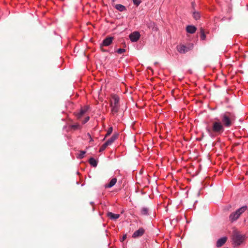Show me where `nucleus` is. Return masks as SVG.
<instances>
[{
    "instance_id": "c756f323",
    "label": "nucleus",
    "mask_w": 248,
    "mask_h": 248,
    "mask_svg": "<svg viewBox=\"0 0 248 248\" xmlns=\"http://www.w3.org/2000/svg\"><path fill=\"white\" fill-rule=\"evenodd\" d=\"M126 237H126V234L123 235V237H122V238L121 239V241H124L125 239H126Z\"/></svg>"
},
{
    "instance_id": "a878e982",
    "label": "nucleus",
    "mask_w": 248,
    "mask_h": 248,
    "mask_svg": "<svg viewBox=\"0 0 248 248\" xmlns=\"http://www.w3.org/2000/svg\"><path fill=\"white\" fill-rule=\"evenodd\" d=\"M126 51L125 49L124 48H119L117 50V52L119 54H122L124 53Z\"/></svg>"
},
{
    "instance_id": "b1692460",
    "label": "nucleus",
    "mask_w": 248,
    "mask_h": 248,
    "mask_svg": "<svg viewBox=\"0 0 248 248\" xmlns=\"http://www.w3.org/2000/svg\"><path fill=\"white\" fill-rule=\"evenodd\" d=\"M86 153L85 151H81L80 152V154L78 155V158L81 159L84 157V155Z\"/></svg>"
},
{
    "instance_id": "20e7f679",
    "label": "nucleus",
    "mask_w": 248,
    "mask_h": 248,
    "mask_svg": "<svg viewBox=\"0 0 248 248\" xmlns=\"http://www.w3.org/2000/svg\"><path fill=\"white\" fill-rule=\"evenodd\" d=\"M113 40V37L111 36L107 37L103 41L102 43L100 45V47L103 46H109Z\"/></svg>"
},
{
    "instance_id": "6ab92c4d",
    "label": "nucleus",
    "mask_w": 248,
    "mask_h": 248,
    "mask_svg": "<svg viewBox=\"0 0 248 248\" xmlns=\"http://www.w3.org/2000/svg\"><path fill=\"white\" fill-rule=\"evenodd\" d=\"M197 28L195 26L193 25H188L186 27V31H196Z\"/></svg>"
},
{
    "instance_id": "c85d7f7f",
    "label": "nucleus",
    "mask_w": 248,
    "mask_h": 248,
    "mask_svg": "<svg viewBox=\"0 0 248 248\" xmlns=\"http://www.w3.org/2000/svg\"><path fill=\"white\" fill-rule=\"evenodd\" d=\"M89 119H90L89 117H87L85 119V120L82 122V123L83 124H85L86 123H87L89 120Z\"/></svg>"
},
{
    "instance_id": "9d476101",
    "label": "nucleus",
    "mask_w": 248,
    "mask_h": 248,
    "mask_svg": "<svg viewBox=\"0 0 248 248\" xmlns=\"http://www.w3.org/2000/svg\"><path fill=\"white\" fill-rule=\"evenodd\" d=\"M227 237H223L220 239H219L216 243V246L217 248H219L222 247L227 241Z\"/></svg>"
},
{
    "instance_id": "f704fd0d",
    "label": "nucleus",
    "mask_w": 248,
    "mask_h": 248,
    "mask_svg": "<svg viewBox=\"0 0 248 248\" xmlns=\"http://www.w3.org/2000/svg\"><path fill=\"white\" fill-rule=\"evenodd\" d=\"M115 0H112V1H113V2H114V1H115Z\"/></svg>"
},
{
    "instance_id": "bb28decb",
    "label": "nucleus",
    "mask_w": 248,
    "mask_h": 248,
    "mask_svg": "<svg viewBox=\"0 0 248 248\" xmlns=\"http://www.w3.org/2000/svg\"><path fill=\"white\" fill-rule=\"evenodd\" d=\"M71 128L74 130L79 128L80 126L78 124H73L71 126Z\"/></svg>"
},
{
    "instance_id": "39448f33",
    "label": "nucleus",
    "mask_w": 248,
    "mask_h": 248,
    "mask_svg": "<svg viewBox=\"0 0 248 248\" xmlns=\"http://www.w3.org/2000/svg\"><path fill=\"white\" fill-rule=\"evenodd\" d=\"M140 32H133L129 37L132 42H137L140 37Z\"/></svg>"
},
{
    "instance_id": "423d86ee",
    "label": "nucleus",
    "mask_w": 248,
    "mask_h": 248,
    "mask_svg": "<svg viewBox=\"0 0 248 248\" xmlns=\"http://www.w3.org/2000/svg\"><path fill=\"white\" fill-rule=\"evenodd\" d=\"M110 106L111 108V113L113 115L116 114L119 110V104H113L112 101L110 102Z\"/></svg>"
},
{
    "instance_id": "cd10ccee",
    "label": "nucleus",
    "mask_w": 248,
    "mask_h": 248,
    "mask_svg": "<svg viewBox=\"0 0 248 248\" xmlns=\"http://www.w3.org/2000/svg\"><path fill=\"white\" fill-rule=\"evenodd\" d=\"M134 4L137 6L140 5L141 3V0H132Z\"/></svg>"
},
{
    "instance_id": "aec40b11",
    "label": "nucleus",
    "mask_w": 248,
    "mask_h": 248,
    "mask_svg": "<svg viewBox=\"0 0 248 248\" xmlns=\"http://www.w3.org/2000/svg\"><path fill=\"white\" fill-rule=\"evenodd\" d=\"M90 164L94 167H95L97 165V161L93 157H91L89 159Z\"/></svg>"
},
{
    "instance_id": "f8f14e48",
    "label": "nucleus",
    "mask_w": 248,
    "mask_h": 248,
    "mask_svg": "<svg viewBox=\"0 0 248 248\" xmlns=\"http://www.w3.org/2000/svg\"><path fill=\"white\" fill-rule=\"evenodd\" d=\"M247 209V206H244L238 209H237L235 212V214H236L238 217H239Z\"/></svg>"
},
{
    "instance_id": "4be33fe9",
    "label": "nucleus",
    "mask_w": 248,
    "mask_h": 248,
    "mask_svg": "<svg viewBox=\"0 0 248 248\" xmlns=\"http://www.w3.org/2000/svg\"><path fill=\"white\" fill-rule=\"evenodd\" d=\"M112 131H113V127L112 126H111L108 130V131L105 136V137H107L109 136L112 133Z\"/></svg>"
},
{
    "instance_id": "5701e85b",
    "label": "nucleus",
    "mask_w": 248,
    "mask_h": 248,
    "mask_svg": "<svg viewBox=\"0 0 248 248\" xmlns=\"http://www.w3.org/2000/svg\"><path fill=\"white\" fill-rule=\"evenodd\" d=\"M108 145H107V144L105 142V143H104L102 146L100 148V149H99V152H101L103 151H104L106 148V147L108 146Z\"/></svg>"
},
{
    "instance_id": "393cba45",
    "label": "nucleus",
    "mask_w": 248,
    "mask_h": 248,
    "mask_svg": "<svg viewBox=\"0 0 248 248\" xmlns=\"http://www.w3.org/2000/svg\"><path fill=\"white\" fill-rule=\"evenodd\" d=\"M200 37H201V40H205V39L206 38V35L205 34V32H201Z\"/></svg>"
},
{
    "instance_id": "473e14b6",
    "label": "nucleus",
    "mask_w": 248,
    "mask_h": 248,
    "mask_svg": "<svg viewBox=\"0 0 248 248\" xmlns=\"http://www.w3.org/2000/svg\"><path fill=\"white\" fill-rule=\"evenodd\" d=\"M101 50H102V51H103V52L106 51V50H104V49H103V48H102V47H101Z\"/></svg>"
},
{
    "instance_id": "2eb2a0df",
    "label": "nucleus",
    "mask_w": 248,
    "mask_h": 248,
    "mask_svg": "<svg viewBox=\"0 0 248 248\" xmlns=\"http://www.w3.org/2000/svg\"><path fill=\"white\" fill-rule=\"evenodd\" d=\"M239 217L236 214H235V212L232 213L229 216V219L231 222H233L236 220Z\"/></svg>"
},
{
    "instance_id": "7ed1b4c3",
    "label": "nucleus",
    "mask_w": 248,
    "mask_h": 248,
    "mask_svg": "<svg viewBox=\"0 0 248 248\" xmlns=\"http://www.w3.org/2000/svg\"><path fill=\"white\" fill-rule=\"evenodd\" d=\"M245 236L241 234V233L236 231L234 230L232 232V239L234 245V247L240 245L244 241Z\"/></svg>"
},
{
    "instance_id": "0eeeda50",
    "label": "nucleus",
    "mask_w": 248,
    "mask_h": 248,
    "mask_svg": "<svg viewBox=\"0 0 248 248\" xmlns=\"http://www.w3.org/2000/svg\"><path fill=\"white\" fill-rule=\"evenodd\" d=\"M145 232V230L142 228H140L138 230L135 231L132 237L133 238H137L140 236H141Z\"/></svg>"
},
{
    "instance_id": "6e6552de",
    "label": "nucleus",
    "mask_w": 248,
    "mask_h": 248,
    "mask_svg": "<svg viewBox=\"0 0 248 248\" xmlns=\"http://www.w3.org/2000/svg\"><path fill=\"white\" fill-rule=\"evenodd\" d=\"M88 108L89 107L88 106H85L80 109L79 112H77L76 114L77 119H80L84 115V114L87 111Z\"/></svg>"
},
{
    "instance_id": "9b49d317",
    "label": "nucleus",
    "mask_w": 248,
    "mask_h": 248,
    "mask_svg": "<svg viewBox=\"0 0 248 248\" xmlns=\"http://www.w3.org/2000/svg\"><path fill=\"white\" fill-rule=\"evenodd\" d=\"M118 134L115 133L110 139H109L106 142V143L107 144L108 146L111 145L118 138Z\"/></svg>"
},
{
    "instance_id": "a211bd4d",
    "label": "nucleus",
    "mask_w": 248,
    "mask_h": 248,
    "mask_svg": "<svg viewBox=\"0 0 248 248\" xmlns=\"http://www.w3.org/2000/svg\"><path fill=\"white\" fill-rule=\"evenodd\" d=\"M149 209L147 207H142L140 209V214L143 216H147L148 215Z\"/></svg>"
},
{
    "instance_id": "f257e3e1",
    "label": "nucleus",
    "mask_w": 248,
    "mask_h": 248,
    "mask_svg": "<svg viewBox=\"0 0 248 248\" xmlns=\"http://www.w3.org/2000/svg\"><path fill=\"white\" fill-rule=\"evenodd\" d=\"M206 130L210 136L213 137L222 134L224 131V128L221 123L218 120L213 122L212 127H207Z\"/></svg>"
},
{
    "instance_id": "4468645a",
    "label": "nucleus",
    "mask_w": 248,
    "mask_h": 248,
    "mask_svg": "<svg viewBox=\"0 0 248 248\" xmlns=\"http://www.w3.org/2000/svg\"><path fill=\"white\" fill-rule=\"evenodd\" d=\"M117 182V179L116 178H113L110 181V182L108 184L106 185V188H110L112 187L113 186L115 185Z\"/></svg>"
},
{
    "instance_id": "f03ea898",
    "label": "nucleus",
    "mask_w": 248,
    "mask_h": 248,
    "mask_svg": "<svg viewBox=\"0 0 248 248\" xmlns=\"http://www.w3.org/2000/svg\"><path fill=\"white\" fill-rule=\"evenodd\" d=\"M221 121L226 127H230L232 124V122L234 120V116L233 114L226 112L221 116Z\"/></svg>"
},
{
    "instance_id": "f3484780",
    "label": "nucleus",
    "mask_w": 248,
    "mask_h": 248,
    "mask_svg": "<svg viewBox=\"0 0 248 248\" xmlns=\"http://www.w3.org/2000/svg\"><path fill=\"white\" fill-rule=\"evenodd\" d=\"M112 101L113 102V104H119V97L116 95H113L112 96V99L111 100H110V102Z\"/></svg>"
},
{
    "instance_id": "7c9ffc66",
    "label": "nucleus",
    "mask_w": 248,
    "mask_h": 248,
    "mask_svg": "<svg viewBox=\"0 0 248 248\" xmlns=\"http://www.w3.org/2000/svg\"><path fill=\"white\" fill-rule=\"evenodd\" d=\"M157 30H158V29H157V28L156 27H154L152 29V30L153 31H156Z\"/></svg>"
},
{
    "instance_id": "412c9836",
    "label": "nucleus",
    "mask_w": 248,
    "mask_h": 248,
    "mask_svg": "<svg viewBox=\"0 0 248 248\" xmlns=\"http://www.w3.org/2000/svg\"><path fill=\"white\" fill-rule=\"evenodd\" d=\"M193 17L196 20H198L200 17V14L198 12H193Z\"/></svg>"
},
{
    "instance_id": "ddd939ff",
    "label": "nucleus",
    "mask_w": 248,
    "mask_h": 248,
    "mask_svg": "<svg viewBox=\"0 0 248 248\" xmlns=\"http://www.w3.org/2000/svg\"><path fill=\"white\" fill-rule=\"evenodd\" d=\"M107 216L111 219L116 220L120 217V215L113 214L111 212H108L107 213Z\"/></svg>"
},
{
    "instance_id": "1a4fd4ad",
    "label": "nucleus",
    "mask_w": 248,
    "mask_h": 248,
    "mask_svg": "<svg viewBox=\"0 0 248 248\" xmlns=\"http://www.w3.org/2000/svg\"><path fill=\"white\" fill-rule=\"evenodd\" d=\"M177 48V50L181 53H185L190 49L184 45L178 46Z\"/></svg>"
},
{
    "instance_id": "72a5a7b5",
    "label": "nucleus",
    "mask_w": 248,
    "mask_h": 248,
    "mask_svg": "<svg viewBox=\"0 0 248 248\" xmlns=\"http://www.w3.org/2000/svg\"><path fill=\"white\" fill-rule=\"evenodd\" d=\"M189 33H194V32H192V31H190V32H189Z\"/></svg>"
},
{
    "instance_id": "dca6fc26",
    "label": "nucleus",
    "mask_w": 248,
    "mask_h": 248,
    "mask_svg": "<svg viewBox=\"0 0 248 248\" xmlns=\"http://www.w3.org/2000/svg\"><path fill=\"white\" fill-rule=\"evenodd\" d=\"M115 7L117 10H119L120 12H123V11L126 10V8L125 7V6H124V5H123L122 4H116V5H115Z\"/></svg>"
},
{
    "instance_id": "2f4dec72",
    "label": "nucleus",
    "mask_w": 248,
    "mask_h": 248,
    "mask_svg": "<svg viewBox=\"0 0 248 248\" xmlns=\"http://www.w3.org/2000/svg\"><path fill=\"white\" fill-rule=\"evenodd\" d=\"M200 31H204V29H202V28H201Z\"/></svg>"
}]
</instances>
